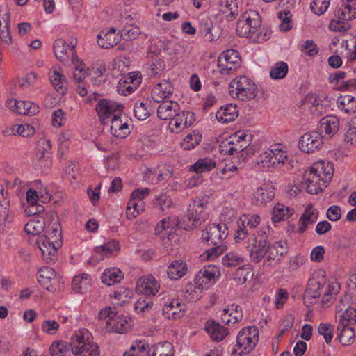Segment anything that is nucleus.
<instances>
[{
  "mask_svg": "<svg viewBox=\"0 0 356 356\" xmlns=\"http://www.w3.org/2000/svg\"><path fill=\"white\" fill-rule=\"evenodd\" d=\"M120 38L118 35H110L104 29L97 35V44L103 49H109L116 45Z\"/></svg>",
  "mask_w": 356,
  "mask_h": 356,
  "instance_id": "32",
  "label": "nucleus"
},
{
  "mask_svg": "<svg viewBox=\"0 0 356 356\" xmlns=\"http://www.w3.org/2000/svg\"><path fill=\"white\" fill-rule=\"evenodd\" d=\"M152 302L147 298H139L134 304V310L138 314L148 312L152 307Z\"/></svg>",
  "mask_w": 356,
  "mask_h": 356,
  "instance_id": "64",
  "label": "nucleus"
},
{
  "mask_svg": "<svg viewBox=\"0 0 356 356\" xmlns=\"http://www.w3.org/2000/svg\"><path fill=\"white\" fill-rule=\"evenodd\" d=\"M337 336L341 343L348 346L352 343L355 338V331L353 327H337Z\"/></svg>",
  "mask_w": 356,
  "mask_h": 356,
  "instance_id": "42",
  "label": "nucleus"
},
{
  "mask_svg": "<svg viewBox=\"0 0 356 356\" xmlns=\"http://www.w3.org/2000/svg\"><path fill=\"white\" fill-rule=\"evenodd\" d=\"M339 119L335 115H327L323 117L319 122L318 133L323 137H332L339 129Z\"/></svg>",
  "mask_w": 356,
  "mask_h": 356,
  "instance_id": "15",
  "label": "nucleus"
},
{
  "mask_svg": "<svg viewBox=\"0 0 356 356\" xmlns=\"http://www.w3.org/2000/svg\"><path fill=\"white\" fill-rule=\"evenodd\" d=\"M149 104L148 100L135 104L134 112L138 120H145L150 115Z\"/></svg>",
  "mask_w": 356,
  "mask_h": 356,
  "instance_id": "46",
  "label": "nucleus"
},
{
  "mask_svg": "<svg viewBox=\"0 0 356 356\" xmlns=\"http://www.w3.org/2000/svg\"><path fill=\"white\" fill-rule=\"evenodd\" d=\"M267 250V256L266 259L264 261V266H270L271 264L270 261L271 260L279 261L280 260V257L278 254V246L276 243L273 245H270L268 242Z\"/></svg>",
  "mask_w": 356,
  "mask_h": 356,
  "instance_id": "58",
  "label": "nucleus"
},
{
  "mask_svg": "<svg viewBox=\"0 0 356 356\" xmlns=\"http://www.w3.org/2000/svg\"><path fill=\"white\" fill-rule=\"evenodd\" d=\"M70 44L71 45L63 39H58L54 42V52L57 59L60 62H67L70 57H71L73 63H74L75 60H77V56L74 52L76 42L73 44L72 41Z\"/></svg>",
  "mask_w": 356,
  "mask_h": 356,
  "instance_id": "12",
  "label": "nucleus"
},
{
  "mask_svg": "<svg viewBox=\"0 0 356 356\" xmlns=\"http://www.w3.org/2000/svg\"><path fill=\"white\" fill-rule=\"evenodd\" d=\"M173 86L170 80L163 81L156 84L152 91V98L156 102H161L172 95Z\"/></svg>",
  "mask_w": 356,
  "mask_h": 356,
  "instance_id": "21",
  "label": "nucleus"
},
{
  "mask_svg": "<svg viewBox=\"0 0 356 356\" xmlns=\"http://www.w3.org/2000/svg\"><path fill=\"white\" fill-rule=\"evenodd\" d=\"M330 0H313L310 4L311 10L318 15L323 14L328 8Z\"/></svg>",
  "mask_w": 356,
  "mask_h": 356,
  "instance_id": "59",
  "label": "nucleus"
},
{
  "mask_svg": "<svg viewBox=\"0 0 356 356\" xmlns=\"http://www.w3.org/2000/svg\"><path fill=\"white\" fill-rule=\"evenodd\" d=\"M149 356H173L174 348L171 343L165 341L159 343L151 347Z\"/></svg>",
  "mask_w": 356,
  "mask_h": 356,
  "instance_id": "31",
  "label": "nucleus"
},
{
  "mask_svg": "<svg viewBox=\"0 0 356 356\" xmlns=\"http://www.w3.org/2000/svg\"><path fill=\"white\" fill-rule=\"evenodd\" d=\"M49 80L58 92L64 95L67 92V80L60 72L57 70L50 72Z\"/></svg>",
  "mask_w": 356,
  "mask_h": 356,
  "instance_id": "29",
  "label": "nucleus"
},
{
  "mask_svg": "<svg viewBox=\"0 0 356 356\" xmlns=\"http://www.w3.org/2000/svg\"><path fill=\"white\" fill-rule=\"evenodd\" d=\"M338 108L348 114L355 113L356 111V99L351 95H343L338 98L337 101Z\"/></svg>",
  "mask_w": 356,
  "mask_h": 356,
  "instance_id": "35",
  "label": "nucleus"
},
{
  "mask_svg": "<svg viewBox=\"0 0 356 356\" xmlns=\"http://www.w3.org/2000/svg\"><path fill=\"white\" fill-rule=\"evenodd\" d=\"M348 129L344 136V140L347 143L356 145V116L348 122Z\"/></svg>",
  "mask_w": 356,
  "mask_h": 356,
  "instance_id": "53",
  "label": "nucleus"
},
{
  "mask_svg": "<svg viewBox=\"0 0 356 356\" xmlns=\"http://www.w3.org/2000/svg\"><path fill=\"white\" fill-rule=\"evenodd\" d=\"M325 283L324 277L319 280L311 279L308 282L307 286L303 293V300L305 304H314L316 302L322 292V289Z\"/></svg>",
  "mask_w": 356,
  "mask_h": 356,
  "instance_id": "14",
  "label": "nucleus"
},
{
  "mask_svg": "<svg viewBox=\"0 0 356 356\" xmlns=\"http://www.w3.org/2000/svg\"><path fill=\"white\" fill-rule=\"evenodd\" d=\"M323 138L318 131L307 132L300 137L298 147L303 152L313 153L322 146Z\"/></svg>",
  "mask_w": 356,
  "mask_h": 356,
  "instance_id": "11",
  "label": "nucleus"
},
{
  "mask_svg": "<svg viewBox=\"0 0 356 356\" xmlns=\"http://www.w3.org/2000/svg\"><path fill=\"white\" fill-rule=\"evenodd\" d=\"M71 351L75 355L79 356H99V350L97 343H86L83 332L77 331L71 337L70 343Z\"/></svg>",
  "mask_w": 356,
  "mask_h": 356,
  "instance_id": "5",
  "label": "nucleus"
},
{
  "mask_svg": "<svg viewBox=\"0 0 356 356\" xmlns=\"http://www.w3.org/2000/svg\"><path fill=\"white\" fill-rule=\"evenodd\" d=\"M180 111L179 104L175 101H163L157 108L158 117L163 120H170Z\"/></svg>",
  "mask_w": 356,
  "mask_h": 356,
  "instance_id": "22",
  "label": "nucleus"
},
{
  "mask_svg": "<svg viewBox=\"0 0 356 356\" xmlns=\"http://www.w3.org/2000/svg\"><path fill=\"white\" fill-rule=\"evenodd\" d=\"M228 236L227 227L225 224H211L202 232V240L208 245L213 247L206 250L207 258L211 259L221 254L226 249L223 240Z\"/></svg>",
  "mask_w": 356,
  "mask_h": 356,
  "instance_id": "1",
  "label": "nucleus"
},
{
  "mask_svg": "<svg viewBox=\"0 0 356 356\" xmlns=\"http://www.w3.org/2000/svg\"><path fill=\"white\" fill-rule=\"evenodd\" d=\"M270 150L272 151V154H273V156H272L273 166H277L279 164H284L285 161L287 160L288 156L286 154L282 151L281 149L278 148L277 145L271 146Z\"/></svg>",
  "mask_w": 356,
  "mask_h": 356,
  "instance_id": "57",
  "label": "nucleus"
},
{
  "mask_svg": "<svg viewBox=\"0 0 356 356\" xmlns=\"http://www.w3.org/2000/svg\"><path fill=\"white\" fill-rule=\"evenodd\" d=\"M184 227L183 219L179 220L176 216L168 217L163 218L156 225L155 227V234L159 235L163 240L166 238L168 241H172L177 237V235L175 232H172V229L175 227L184 229Z\"/></svg>",
  "mask_w": 356,
  "mask_h": 356,
  "instance_id": "7",
  "label": "nucleus"
},
{
  "mask_svg": "<svg viewBox=\"0 0 356 356\" xmlns=\"http://www.w3.org/2000/svg\"><path fill=\"white\" fill-rule=\"evenodd\" d=\"M247 329H242L238 334L236 346L244 351L252 350L256 344V341L250 337L247 336Z\"/></svg>",
  "mask_w": 356,
  "mask_h": 356,
  "instance_id": "38",
  "label": "nucleus"
},
{
  "mask_svg": "<svg viewBox=\"0 0 356 356\" xmlns=\"http://www.w3.org/2000/svg\"><path fill=\"white\" fill-rule=\"evenodd\" d=\"M288 65L285 62L276 63L270 71V76L272 79H281L284 78L288 72Z\"/></svg>",
  "mask_w": 356,
  "mask_h": 356,
  "instance_id": "47",
  "label": "nucleus"
},
{
  "mask_svg": "<svg viewBox=\"0 0 356 356\" xmlns=\"http://www.w3.org/2000/svg\"><path fill=\"white\" fill-rule=\"evenodd\" d=\"M221 11L223 13H227V19L232 20L238 15V5L236 0H221L220 1Z\"/></svg>",
  "mask_w": 356,
  "mask_h": 356,
  "instance_id": "43",
  "label": "nucleus"
},
{
  "mask_svg": "<svg viewBox=\"0 0 356 356\" xmlns=\"http://www.w3.org/2000/svg\"><path fill=\"white\" fill-rule=\"evenodd\" d=\"M7 106L13 111L28 115H33L38 112V106L31 102L8 99L6 102Z\"/></svg>",
  "mask_w": 356,
  "mask_h": 356,
  "instance_id": "16",
  "label": "nucleus"
},
{
  "mask_svg": "<svg viewBox=\"0 0 356 356\" xmlns=\"http://www.w3.org/2000/svg\"><path fill=\"white\" fill-rule=\"evenodd\" d=\"M54 270L49 266H44L38 270V280L46 289L49 290L51 286V280L55 277Z\"/></svg>",
  "mask_w": 356,
  "mask_h": 356,
  "instance_id": "36",
  "label": "nucleus"
},
{
  "mask_svg": "<svg viewBox=\"0 0 356 356\" xmlns=\"http://www.w3.org/2000/svg\"><path fill=\"white\" fill-rule=\"evenodd\" d=\"M154 204L159 209L164 211L172 207V200L167 193H163L156 197Z\"/></svg>",
  "mask_w": 356,
  "mask_h": 356,
  "instance_id": "56",
  "label": "nucleus"
},
{
  "mask_svg": "<svg viewBox=\"0 0 356 356\" xmlns=\"http://www.w3.org/2000/svg\"><path fill=\"white\" fill-rule=\"evenodd\" d=\"M318 216V211L314 209L312 204L307 205L299 220L300 227L298 232L300 234L304 233L307 228V225L315 222Z\"/></svg>",
  "mask_w": 356,
  "mask_h": 356,
  "instance_id": "24",
  "label": "nucleus"
},
{
  "mask_svg": "<svg viewBox=\"0 0 356 356\" xmlns=\"http://www.w3.org/2000/svg\"><path fill=\"white\" fill-rule=\"evenodd\" d=\"M91 278L90 275L82 273L75 276L72 282V289L79 293H84L90 284Z\"/></svg>",
  "mask_w": 356,
  "mask_h": 356,
  "instance_id": "30",
  "label": "nucleus"
},
{
  "mask_svg": "<svg viewBox=\"0 0 356 356\" xmlns=\"http://www.w3.org/2000/svg\"><path fill=\"white\" fill-rule=\"evenodd\" d=\"M48 248H44V247H41V251L42 254L43 259L47 262H54L57 259L58 257V252L57 250L60 247L51 246Z\"/></svg>",
  "mask_w": 356,
  "mask_h": 356,
  "instance_id": "63",
  "label": "nucleus"
},
{
  "mask_svg": "<svg viewBox=\"0 0 356 356\" xmlns=\"http://www.w3.org/2000/svg\"><path fill=\"white\" fill-rule=\"evenodd\" d=\"M43 220H31L25 225L24 229L28 234L38 235L44 229Z\"/></svg>",
  "mask_w": 356,
  "mask_h": 356,
  "instance_id": "52",
  "label": "nucleus"
},
{
  "mask_svg": "<svg viewBox=\"0 0 356 356\" xmlns=\"http://www.w3.org/2000/svg\"><path fill=\"white\" fill-rule=\"evenodd\" d=\"M213 24L209 19H204L200 23L199 31L206 41H212V37L209 35Z\"/></svg>",
  "mask_w": 356,
  "mask_h": 356,
  "instance_id": "61",
  "label": "nucleus"
},
{
  "mask_svg": "<svg viewBox=\"0 0 356 356\" xmlns=\"http://www.w3.org/2000/svg\"><path fill=\"white\" fill-rule=\"evenodd\" d=\"M339 324L337 327H352L356 322V309L348 307L345 311L338 312Z\"/></svg>",
  "mask_w": 356,
  "mask_h": 356,
  "instance_id": "34",
  "label": "nucleus"
},
{
  "mask_svg": "<svg viewBox=\"0 0 356 356\" xmlns=\"http://www.w3.org/2000/svg\"><path fill=\"white\" fill-rule=\"evenodd\" d=\"M305 102L312 106V112L316 115H322L325 111L323 101L319 95L311 93L307 95Z\"/></svg>",
  "mask_w": 356,
  "mask_h": 356,
  "instance_id": "41",
  "label": "nucleus"
},
{
  "mask_svg": "<svg viewBox=\"0 0 356 356\" xmlns=\"http://www.w3.org/2000/svg\"><path fill=\"white\" fill-rule=\"evenodd\" d=\"M51 356H67L71 351L70 343L63 341H54L49 348Z\"/></svg>",
  "mask_w": 356,
  "mask_h": 356,
  "instance_id": "45",
  "label": "nucleus"
},
{
  "mask_svg": "<svg viewBox=\"0 0 356 356\" xmlns=\"http://www.w3.org/2000/svg\"><path fill=\"white\" fill-rule=\"evenodd\" d=\"M8 192L2 186L0 187V222H6L8 217L10 200L7 197Z\"/></svg>",
  "mask_w": 356,
  "mask_h": 356,
  "instance_id": "40",
  "label": "nucleus"
},
{
  "mask_svg": "<svg viewBox=\"0 0 356 356\" xmlns=\"http://www.w3.org/2000/svg\"><path fill=\"white\" fill-rule=\"evenodd\" d=\"M293 212L294 210L293 209L282 204L277 203L273 209V216L272 219L274 222L287 220L293 214Z\"/></svg>",
  "mask_w": 356,
  "mask_h": 356,
  "instance_id": "39",
  "label": "nucleus"
},
{
  "mask_svg": "<svg viewBox=\"0 0 356 356\" xmlns=\"http://www.w3.org/2000/svg\"><path fill=\"white\" fill-rule=\"evenodd\" d=\"M186 312V307L184 304L177 300H172L169 303L164 305L163 314L167 318L177 320L182 318Z\"/></svg>",
  "mask_w": 356,
  "mask_h": 356,
  "instance_id": "17",
  "label": "nucleus"
},
{
  "mask_svg": "<svg viewBox=\"0 0 356 356\" xmlns=\"http://www.w3.org/2000/svg\"><path fill=\"white\" fill-rule=\"evenodd\" d=\"M238 117V109L236 104H228L220 107L216 114V118L219 122L225 123L234 121Z\"/></svg>",
  "mask_w": 356,
  "mask_h": 356,
  "instance_id": "25",
  "label": "nucleus"
},
{
  "mask_svg": "<svg viewBox=\"0 0 356 356\" xmlns=\"http://www.w3.org/2000/svg\"><path fill=\"white\" fill-rule=\"evenodd\" d=\"M219 275V269L217 266L208 265L200 269L197 273L194 282L196 288L208 289L215 283L216 277Z\"/></svg>",
  "mask_w": 356,
  "mask_h": 356,
  "instance_id": "9",
  "label": "nucleus"
},
{
  "mask_svg": "<svg viewBox=\"0 0 356 356\" xmlns=\"http://www.w3.org/2000/svg\"><path fill=\"white\" fill-rule=\"evenodd\" d=\"M123 106L106 99H100L95 106V110L99 115L101 122L106 124L107 120L111 115L120 114L122 111Z\"/></svg>",
  "mask_w": 356,
  "mask_h": 356,
  "instance_id": "10",
  "label": "nucleus"
},
{
  "mask_svg": "<svg viewBox=\"0 0 356 356\" xmlns=\"http://www.w3.org/2000/svg\"><path fill=\"white\" fill-rule=\"evenodd\" d=\"M110 129L111 134L119 138H124L131 133V129L127 121H123L118 113L114 114Z\"/></svg>",
  "mask_w": 356,
  "mask_h": 356,
  "instance_id": "20",
  "label": "nucleus"
},
{
  "mask_svg": "<svg viewBox=\"0 0 356 356\" xmlns=\"http://www.w3.org/2000/svg\"><path fill=\"white\" fill-rule=\"evenodd\" d=\"M128 321L123 315L113 316L111 321H106V330L109 332L122 333L128 329Z\"/></svg>",
  "mask_w": 356,
  "mask_h": 356,
  "instance_id": "26",
  "label": "nucleus"
},
{
  "mask_svg": "<svg viewBox=\"0 0 356 356\" xmlns=\"http://www.w3.org/2000/svg\"><path fill=\"white\" fill-rule=\"evenodd\" d=\"M236 33L240 37H246L253 40L254 35H258L259 32L252 31V28L240 17L236 25Z\"/></svg>",
  "mask_w": 356,
  "mask_h": 356,
  "instance_id": "50",
  "label": "nucleus"
},
{
  "mask_svg": "<svg viewBox=\"0 0 356 356\" xmlns=\"http://www.w3.org/2000/svg\"><path fill=\"white\" fill-rule=\"evenodd\" d=\"M195 121V115L188 111H179L170 120L169 128L172 132L179 133L190 127Z\"/></svg>",
  "mask_w": 356,
  "mask_h": 356,
  "instance_id": "13",
  "label": "nucleus"
},
{
  "mask_svg": "<svg viewBox=\"0 0 356 356\" xmlns=\"http://www.w3.org/2000/svg\"><path fill=\"white\" fill-rule=\"evenodd\" d=\"M205 330L215 341H222L228 334L227 328L214 321H207Z\"/></svg>",
  "mask_w": 356,
  "mask_h": 356,
  "instance_id": "23",
  "label": "nucleus"
},
{
  "mask_svg": "<svg viewBox=\"0 0 356 356\" xmlns=\"http://www.w3.org/2000/svg\"><path fill=\"white\" fill-rule=\"evenodd\" d=\"M36 243L41 250V247H44V248H48L47 247L50 248L54 245L56 247H60L62 241L54 240L49 236H40L38 238Z\"/></svg>",
  "mask_w": 356,
  "mask_h": 356,
  "instance_id": "62",
  "label": "nucleus"
},
{
  "mask_svg": "<svg viewBox=\"0 0 356 356\" xmlns=\"http://www.w3.org/2000/svg\"><path fill=\"white\" fill-rule=\"evenodd\" d=\"M243 261V258L235 252H229L224 256L222 264L227 267H235Z\"/></svg>",
  "mask_w": 356,
  "mask_h": 356,
  "instance_id": "54",
  "label": "nucleus"
},
{
  "mask_svg": "<svg viewBox=\"0 0 356 356\" xmlns=\"http://www.w3.org/2000/svg\"><path fill=\"white\" fill-rule=\"evenodd\" d=\"M316 172H323L321 165H313L303 175L301 187L310 194H317L326 188V184L323 183L322 178Z\"/></svg>",
  "mask_w": 356,
  "mask_h": 356,
  "instance_id": "6",
  "label": "nucleus"
},
{
  "mask_svg": "<svg viewBox=\"0 0 356 356\" xmlns=\"http://www.w3.org/2000/svg\"><path fill=\"white\" fill-rule=\"evenodd\" d=\"M272 156H273V154H272L270 149L262 152L257 159V165L262 168H267L273 166Z\"/></svg>",
  "mask_w": 356,
  "mask_h": 356,
  "instance_id": "60",
  "label": "nucleus"
},
{
  "mask_svg": "<svg viewBox=\"0 0 356 356\" xmlns=\"http://www.w3.org/2000/svg\"><path fill=\"white\" fill-rule=\"evenodd\" d=\"M338 18L340 19L349 21L353 19L356 16L355 8H352L350 4L343 3V9L337 10Z\"/></svg>",
  "mask_w": 356,
  "mask_h": 356,
  "instance_id": "55",
  "label": "nucleus"
},
{
  "mask_svg": "<svg viewBox=\"0 0 356 356\" xmlns=\"http://www.w3.org/2000/svg\"><path fill=\"white\" fill-rule=\"evenodd\" d=\"M216 167V162L211 159H199L191 168L193 171L201 173L204 172H209Z\"/></svg>",
  "mask_w": 356,
  "mask_h": 356,
  "instance_id": "48",
  "label": "nucleus"
},
{
  "mask_svg": "<svg viewBox=\"0 0 356 356\" xmlns=\"http://www.w3.org/2000/svg\"><path fill=\"white\" fill-rule=\"evenodd\" d=\"M268 241L266 232L262 230L257 231L248 241L247 249L250 252L251 261L259 263L267 254Z\"/></svg>",
  "mask_w": 356,
  "mask_h": 356,
  "instance_id": "4",
  "label": "nucleus"
},
{
  "mask_svg": "<svg viewBox=\"0 0 356 356\" xmlns=\"http://www.w3.org/2000/svg\"><path fill=\"white\" fill-rule=\"evenodd\" d=\"M187 271L186 264L182 260H174L169 265L167 274L170 280H177L186 275Z\"/></svg>",
  "mask_w": 356,
  "mask_h": 356,
  "instance_id": "27",
  "label": "nucleus"
},
{
  "mask_svg": "<svg viewBox=\"0 0 356 356\" xmlns=\"http://www.w3.org/2000/svg\"><path fill=\"white\" fill-rule=\"evenodd\" d=\"M207 200L202 197H197L189 204L187 213L183 218L184 229L190 230L200 225L207 218L205 213Z\"/></svg>",
  "mask_w": 356,
  "mask_h": 356,
  "instance_id": "2",
  "label": "nucleus"
},
{
  "mask_svg": "<svg viewBox=\"0 0 356 356\" xmlns=\"http://www.w3.org/2000/svg\"><path fill=\"white\" fill-rule=\"evenodd\" d=\"M253 273L250 266L238 267L234 276V279L238 284H244L248 279L252 277Z\"/></svg>",
  "mask_w": 356,
  "mask_h": 356,
  "instance_id": "49",
  "label": "nucleus"
},
{
  "mask_svg": "<svg viewBox=\"0 0 356 356\" xmlns=\"http://www.w3.org/2000/svg\"><path fill=\"white\" fill-rule=\"evenodd\" d=\"M120 37L123 38L127 41H131L136 40L141 33L140 29L134 25H129L124 26L121 31Z\"/></svg>",
  "mask_w": 356,
  "mask_h": 356,
  "instance_id": "51",
  "label": "nucleus"
},
{
  "mask_svg": "<svg viewBox=\"0 0 356 356\" xmlns=\"http://www.w3.org/2000/svg\"><path fill=\"white\" fill-rule=\"evenodd\" d=\"M124 277V273L117 268L106 269L102 275V281L108 286H111Z\"/></svg>",
  "mask_w": 356,
  "mask_h": 356,
  "instance_id": "33",
  "label": "nucleus"
},
{
  "mask_svg": "<svg viewBox=\"0 0 356 356\" xmlns=\"http://www.w3.org/2000/svg\"><path fill=\"white\" fill-rule=\"evenodd\" d=\"M233 310H236V314L234 316V321L233 323L240 321L243 318V314L241 311V308L238 305H228L226 308L223 309V314L222 315V322L225 323L226 324H229L231 323L230 319L225 320L226 316H232L233 315Z\"/></svg>",
  "mask_w": 356,
  "mask_h": 356,
  "instance_id": "44",
  "label": "nucleus"
},
{
  "mask_svg": "<svg viewBox=\"0 0 356 356\" xmlns=\"http://www.w3.org/2000/svg\"><path fill=\"white\" fill-rule=\"evenodd\" d=\"M241 63L239 53L235 49H227L223 51L218 59V67L222 74H227L235 71Z\"/></svg>",
  "mask_w": 356,
  "mask_h": 356,
  "instance_id": "8",
  "label": "nucleus"
},
{
  "mask_svg": "<svg viewBox=\"0 0 356 356\" xmlns=\"http://www.w3.org/2000/svg\"><path fill=\"white\" fill-rule=\"evenodd\" d=\"M159 287L156 279L149 275L141 277L137 281L136 291L138 293L154 296L159 291Z\"/></svg>",
  "mask_w": 356,
  "mask_h": 356,
  "instance_id": "19",
  "label": "nucleus"
},
{
  "mask_svg": "<svg viewBox=\"0 0 356 356\" xmlns=\"http://www.w3.org/2000/svg\"><path fill=\"white\" fill-rule=\"evenodd\" d=\"M241 17L246 22L254 32H259L261 26V17L258 12L250 10L244 12Z\"/></svg>",
  "mask_w": 356,
  "mask_h": 356,
  "instance_id": "28",
  "label": "nucleus"
},
{
  "mask_svg": "<svg viewBox=\"0 0 356 356\" xmlns=\"http://www.w3.org/2000/svg\"><path fill=\"white\" fill-rule=\"evenodd\" d=\"M229 92L232 97L241 101L253 99L257 93L254 82L245 76H239L229 83Z\"/></svg>",
  "mask_w": 356,
  "mask_h": 356,
  "instance_id": "3",
  "label": "nucleus"
},
{
  "mask_svg": "<svg viewBox=\"0 0 356 356\" xmlns=\"http://www.w3.org/2000/svg\"><path fill=\"white\" fill-rule=\"evenodd\" d=\"M275 195V188L273 186H264L259 188L255 193L256 200L261 204L271 201Z\"/></svg>",
  "mask_w": 356,
  "mask_h": 356,
  "instance_id": "37",
  "label": "nucleus"
},
{
  "mask_svg": "<svg viewBox=\"0 0 356 356\" xmlns=\"http://www.w3.org/2000/svg\"><path fill=\"white\" fill-rule=\"evenodd\" d=\"M240 221H241V222L240 224V222H238V229L236 230L235 234L236 242H238L239 241L245 239L249 234L247 227H248L250 229L255 228L259 223L260 218L258 215L254 214L249 218H248L247 216H245L244 220L240 218Z\"/></svg>",
  "mask_w": 356,
  "mask_h": 356,
  "instance_id": "18",
  "label": "nucleus"
}]
</instances>
